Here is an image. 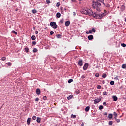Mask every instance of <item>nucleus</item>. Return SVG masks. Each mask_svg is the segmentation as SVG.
<instances>
[{"label": "nucleus", "instance_id": "obj_52", "mask_svg": "<svg viewBox=\"0 0 126 126\" xmlns=\"http://www.w3.org/2000/svg\"><path fill=\"white\" fill-rule=\"evenodd\" d=\"M117 123H120V119H116Z\"/></svg>", "mask_w": 126, "mask_h": 126}, {"label": "nucleus", "instance_id": "obj_20", "mask_svg": "<svg viewBox=\"0 0 126 126\" xmlns=\"http://www.w3.org/2000/svg\"><path fill=\"white\" fill-rule=\"evenodd\" d=\"M25 51L26 53H28L29 52V48L28 47L25 48Z\"/></svg>", "mask_w": 126, "mask_h": 126}, {"label": "nucleus", "instance_id": "obj_3", "mask_svg": "<svg viewBox=\"0 0 126 126\" xmlns=\"http://www.w3.org/2000/svg\"><path fill=\"white\" fill-rule=\"evenodd\" d=\"M87 68H88V63H85V64L83 66V69L84 70H86V69H87Z\"/></svg>", "mask_w": 126, "mask_h": 126}, {"label": "nucleus", "instance_id": "obj_64", "mask_svg": "<svg viewBox=\"0 0 126 126\" xmlns=\"http://www.w3.org/2000/svg\"><path fill=\"white\" fill-rule=\"evenodd\" d=\"M117 8H120V7L119 6L117 7Z\"/></svg>", "mask_w": 126, "mask_h": 126}, {"label": "nucleus", "instance_id": "obj_43", "mask_svg": "<svg viewBox=\"0 0 126 126\" xmlns=\"http://www.w3.org/2000/svg\"><path fill=\"white\" fill-rule=\"evenodd\" d=\"M102 18L103 16H106V15H107V14H106V13H104L103 14H101Z\"/></svg>", "mask_w": 126, "mask_h": 126}, {"label": "nucleus", "instance_id": "obj_15", "mask_svg": "<svg viewBox=\"0 0 126 126\" xmlns=\"http://www.w3.org/2000/svg\"><path fill=\"white\" fill-rule=\"evenodd\" d=\"M56 16L57 18H60V17H61V13H59V12L57 13L56 14Z\"/></svg>", "mask_w": 126, "mask_h": 126}, {"label": "nucleus", "instance_id": "obj_18", "mask_svg": "<svg viewBox=\"0 0 126 126\" xmlns=\"http://www.w3.org/2000/svg\"><path fill=\"white\" fill-rule=\"evenodd\" d=\"M32 41H35V40H36V36L35 35H32Z\"/></svg>", "mask_w": 126, "mask_h": 126}, {"label": "nucleus", "instance_id": "obj_37", "mask_svg": "<svg viewBox=\"0 0 126 126\" xmlns=\"http://www.w3.org/2000/svg\"><path fill=\"white\" fill-rule=\"evenodd\" d=\"M107 94H108V93H107V92H106V91H104L103 93V95H107Z\"/></svg>", "mask_w": 126, "mask_h": 126}, {"label": "nucleus", "instance_id": "obj_9", "mask_svg": "<svg viewBox=\"0 0 126 126\" xmlns=\"http://www.w3.org/2000/svg\"><path fill=\"white\" fill-rule=\"evenodd\" d=\"M125 9H126V7L124 5H122L120 7V9L122 12L124 11V10H125Z\"/></svg>", "mask_w": 126, "mask_h": 126}, {"label": "nucleus", "instance_id": "obj_33", "mask_svg": "<svg viewBox=\"0 0 126 126\" xmlns=\"http://www.w3.org/2000/svg\"><path fill=\"white\" fill-rule=\"evenodd\" d=\"M103 108H104V107L103 106V105H100L99 106V110H103Z\"/></svg>", "mask_w": 126, "mask_h": 126}, {"label": "nucleus", "instance_id": "obj_53", "mask_svg": "<svg viewBox=\"0 0 126 126\" xmlns=\"http://www.w3.org/2000/svg\"><path fill=\"white\" fill-rule=\"evenodd\" d=\"M104 116H107L108 115V113L107 112H105L104 114H103Z\"/></svg>", "mask_w": 126, "mask_h": 126}, {"label": "nucleus", "instance_id": "obj_41", "mask_svg": "<svg viewBox=\"0 0 126 126\" xmlns=\"http://www.w3.org/2000/svg\"><path fill=\"white\" fill-rule=\"evenodd\" d=\"M113 114L115 116V117H118V114L117 113L114 112Z\"/></svg>", "mask_w": 126, "mask_h": 126}, {"label": "nucleus", "instance_id": "obj_31", "mask_svg": "<svg viewBox=\"0 0 126 126\" xmlns=\"http://www.w3.org/2000/svg\"><path fill=\"white\" fill-rule=\"evenodd\" d=\"M62 35H61L60 34H58L56 36V37H57V38L58 39H60V38H61Z\"/></svg>", "mask_w": 126, "mask_h": 126}, {"label": "nucleus", "instance_id": "obj_26", "mask_svg": "<svg viewBox=\"0 0 126 126\" xmlns=\"http://www.w3.org/2000/svg\"><path fill=\"white\" fill-rule=\"evenodd\" d=\"M73 79H70L68 80V83H71V82H73Z\"/></svg>", "mask_w": 126, "mask_h": 126}, {"label": "nucleus", "instance_id": "obj_44", "mask_svg": "<svg viewBox=\"0 0 126 126\" xmlns=\"http://www.w3.org/2000/svg\"><path fill=\"white\" fill-rule=\"evenodd\" d=\"M46 3L49 4V3H51V1L50 0H46Z\"/></svg>", "mask_w": 126, "mask_h": 126}, {"label": "nucleus", "instance_id": "obj_59", "mask_svg": "<svg viewBox=\"0 0 126 126\" xmlns=\"http://www.w3.org/2000/svg\"><path fill=\"white\" fill-rule=\"evenodd\" d=\"M102 83H103V84H105V80L102 81Z\"/></svg>", "mask_w": 126, "mask_h": 126}, {"label": "nucleus", "instance_id": "obj_58", "mask_svg": "<svg viewBox=\"0 0 126 126\" xmlns=\"http://www.w3.org/2000/svg\"><path fill=\"white\" fill-rule=\"evenodd\" d=\"M86 34H89V32L87 31V32H86Z\"/></svg>", "mask_w": 126, "mask_h": 126}, {"label": "nucleus", "instance_id": "obj_30", "mask_svg": "<svg viewBox=\"0 0 126 126\" xmlns=\"http://www.w3.org/2000/svg\"><path fill=\"white\" fill-rule=\"evenodd\" d=\"M97 88V89H101V88H102V86L100 85H98Z\"/></svg>", "mask_w": 126, "mask_h": 126}, {"label": "nucleus", "instance_id": "obj_42", "mask_svg": "<svg viewBox=\"0 0 126 126\" xmlns=\"http://www.w3.org/2000/svg\"><path fill=\"white\" fill-rule=\"evenodd\" d=\"M43 99L44 101L47 100V96H44Z\"/></svg>", "mask_w": 126, "mask_h": 126}, {"label": "nucleus", "instance_id": "obj_7", "mask_svg": "<svg viewBox=\"0 0 126 126\" xmlns=\"http://www.w3.org/2000/svg\"><path fill=\"white\" fill-rule=\"evenodd\" d=\"M31 122V118H28L27 121V124L28 126H29V125H30V123Z\"/></svg>", "mask_w": 126, "mask_h": 126}, {"label": "nucleus", "instance_id": "obj_28", "mask_svg": "<svg viewBox=\"0 0 126 126\" xmlns=\"http://www.w3.org/2000/svg\"><path fill=\"white\" fill-rule=\"evenodd\" d=\"M92 32H93V33H95L96 32V30H95V28H93L92 30Z\"/></svg>", "mask_w": 126, "mask_h": 126}, {"label": "nucleus", "instance_id": "obj_10", "mask_svg": "<svg viewBox=\"0 0 126 126\" xmlns=\"http://www.w3.org/2000/svg\"><path fill=\"white\" fill-rule=\"evenodd\" d=\"M70 24V22L69 21H67L65 23V26H69Z\"/></svg>", "mask_w": 126, "mask_h": 126}, {"label": "nucleus", "instance_id": "obj_49", "mask_svg": "<svg viewBox=\"0 0 126 126\" xmlns=\"http://www.w3.org/2000/svg\"><path fill=\"white\" fill-rule=\"evenodd\" d=\"M32 45H36V41H33V42H32Z\"/></svg>", "mask_w": 126, "mask_h": 126}, {"label": "nucleus", "instance_id": "obj_46", "mask_svg": "<svg viewBox=\"0 0 126 126\" xmlns=\"http://www.w3.org/2000/svg\"><path fill=\"white\" fill-rule=\"evenodd\" d=\"M56 6L57 7H59V6H60V2L57 3Z\"/></svg>", "mask_w": 126, "mask_h": 126}, {"label": "nucleus", "instance_id": "obj_35", "mask_svg": "<svg viewBox=\"0 0 126 126\" xmlns=\"http://www.w3.org/2000/svg\"><path fill=\"white\" fill-rule=\"evenodd\" d=\"M122 68H124V69L126 68V64H123L122 66Z\"/></svg>", "mask_w": 126, "mask_h": 126}, {"label": "nucleus", "instance_id": "obj_12", "mask_svg": "<svg viewBox=\"0 0 126 126\" xmlns=\"http://www.w3.org/2000/svg\"><path fill=\"white\" fill-rule=\"evenodd\" d=\"M95 16H97L98 18H99V19H101V18H102V14H98V15H95Z\"/></svg>", "mask_w": 126, "mask_h": 126}, {"label": "nucleus", "instance_id": "obj_61", "mask_svg": "<svg viewBox=\"0 0 126 126\" xmlns=\"http://www.w3.org/2000/svg\"><path fill=\"white\" fill-rule=\"evenodd\" d=\"M74 16L76 15V13H75V12H74Z\"/></svg>", "mask_w": 126, "mask_h": 126}, {"label": "nucleus", "instance_id": "obj_14", "mask_svg": "<svg viewBox=\"0 0 126 126\" xmlns=\"http://www.w3.org/2000/svg\"><path fill=\"white\" fill-rule=\"evenodd\" d=\"M90 109V107H89V106L86 107V108L85 109V112H88L89 111Z\"/></svg>", "mask_w": 126, "mask_h": 126}, {"label": "nucleus", "instance_id": "obj_63", "mask_svg": "<svg viewBox=\"0 0 126 126\" xmlns=\"http://www.w3.org/2000/svg\"><path fill=\"white\" fill-rule=\"evenodd\" d=\"M125 21L126 22V18H125Z\"/></svg>", "mask_w": 126, "mask_h": 126}, {"label": "nucleus", "instance_id": "obj_11", "mask_svg": "<svg viewBox=\"0 0 126 126\" xmlns=\"http://www.w3.org/2000/svg\"><path fill=\"white\" fill-rule=\"evenodd\" d=\"M50 26H51V27H53L54 25L56 26V22H50Z\"/></svg>", "mask_w": 126, "mask_h": 126}, {"label": "nucleus", "instance_id": "obj_57", "mask_svg": "<svg viewBox=\"0 0 126 126\" xmlns=\"http://www.w3.org/2000/svg\"><path fill=\"white\" fill-rule=\"evenodd\" d=\"M84 126V123H82V124L81 125V126Z\"/></svg>", "mask_w": 126, "mask_h": 126}, {"label": "nucleus", "instance_id": "obj_1", "mask_svg": "<svg viewBox=\"0 0 126 126\" xmlns=\"http://www.w3.org/2000/svg\"><path fill=\"white\" fill-rule=\"evenodd\" d=\"M103 3L105 5V3H104V0H97L96 1H93L92 7L94 9H96L97 11H101V6Z\"/></svg>", "mask_w": 126, "mask_h": 126}, {"label": "nucleus", "instance_id": "obj_25", "mask_svg": "<svg viewBox=\"0 0 126 126\" xmlns=\"http://www.w3.org/2000/svg\"><path fill=\"white\" fill-rule=\"evenodd\" d=\"M6 64H7L8 66H11V65H12V63H11V62H8L6 63Z\"/></svg>", "mask_w": 126, "mask_h": 126}, {"label": "nucleus", "instance_id": "obj_2", "mask_svg": "<svg viewBox=\"0 0 126 126\" xmlns=\"http://www.w3.org/2000/svg\"><path fill=\"white\" fill-rule=\"evenodd\" d=\"M83 12L84 14H86L87 15H89L90 16H91V15H93V12H92V10L89 9V10H84Z\"/></svg>", "mask_w": 126, "mask_h": 126}, {"label": "nucleus", "instance_id": "obj_23", "mask_svg": "<svg viewBox=\"0 0 126 126\" xmlns=\"http://www.w3.org/2000/svg\"><path fill=\"white\" fill-rule=\"evenodd\" d=\"M60 23H61V24H63L64 20H63V19H62L60 20Z\"/></svg>", "mask_w": 126, "mask_h": 126}, {"label": "nucleus", "instance_id": "obj_32", "mask_svg": "<svg viewBox=\"0 0 126 126\" xmlns=\"http://www.w3.org/2000/svg\"><path fill=\"white\" fill-rule=\"evenodd\" d=\"M110 83L111 85H114V84H115V82L114 81H111Z\"/></svg>", "mask_w": 126, "mask_h": 126}, {"label": "nucleus", "instance_id": "obj_48", "mask_svg": "<svg viewBox=\"0 0 126 126\" xmlns=\"http://www.w3.org/2000/svg\"><path fill=\"white\" fill-rule=\"evenodd\" d=\"M53 34H54V32L53 31H51L50 32V35L52 36V35H53Z\"/></svg>", "mask_w": 126, "mask_h": 126}, {"label": "nucleus", "instance_id": "obj_60", "mask_svg": "<svg viewBox=\"0 0 126 126\" xmlns=\"http://www.w3.org/2000/svg\"><path fill=\"white\" fill-rule=\"evenodd\" d=\"M114 119H115V120H116V121L118 119H117V117H116V116L114 117Z\"/></svg>", "mask_w": 126, "mask_h": 126}, {"label": "nucleus", "instance_id": "obj_4", "mask_svg": "<svg viewBox=\"0 0 126 126\" xmlns=\"http://www.w3.org/2000/svg\"><path fill=\"white\" fill-rule=\"evenodd\" d=\"M78 65H79V66H82V65H83V63H82V60H80L78 61Z\"/></svg>", "mask_w": 126, "mask_h": 126}, {"label": "nucleus", "instance_id": "obj_19", "mask_svg": "<svg viewBox=\"0 0 126 126\" xmlns=\"http://www.w3.org/2000/svg\"><path fill=\"white\" fill-rule=\"evenodd\" d=\"M108 118L111 120V119H112L113 118V114H109L108 115Z\"/></svg>", "mask_w": 126, "mask_h": 126}, {"label": "nucleus", "instance_id": "obj_16", "mask_svg": "<svg viewBox=\"0 0 126 126\" xmlns=\"http://www.w3.org/2000/svg\"><path fill=\"white\" fill-rule=\"evenodd\" d=\"M72 98H73V95L71 94L67 97V99L68 100H71V99H72Z\"/></svg>", "mask_w": 126, "mask_h": 126}, {"label": "nucleus", "instance_id": "obj_40", "mask_svg": "<svg viewBox=\"0 0 126 126\" xmlns=\"http://www.w3.org/2000/svg\"><path fill=\"white\" fill-rule=\"evenodd\" d=\"M1 60L2 61H5V60H6V58L4 57H2Z\"/></svg>", "mask_w": 126, "mask_h": 126}, {"label": "nucleus", "instance_id": "obj_47", "mask_svg": "<svg viewBox=\"0 0 126 126\" xmlns=\"http://www.w3.org/2000/svg\"><path fill=\"white\" fill-rule=\"evenodd\" d=\"M32 120H36V117L35 116H33L32 117Z\"/></svg>", "mask_w": 126, "mask_h": 126}, {"label": "nucleus", "instance_id": "obj_62", "mask_svg": "<svg viewBox=\"0 0 126 126\" xmlns=\"http://www.w3.org/2000/svg\"><path fill=\"white\" fill-rule=\"evenodd\" d=\"M82 78H85L84 76H82Z\"/></svg>", "mask_w": 126, "mask_h": 126}, {"label": "nucleus", "instance_id": "obj_21", "mask_svg": "<svg viewBox=\"0 0 126 126\" xmlns=\"http://www.w3.org/2000/svg\"><path fill=\"white\" fill-rule=\"evenodd\" d=\"M53 28H54V29H57V28H58L57 24H56V25H53Z\"/></svg>", "mask_w": 126, "mask_h": 126}, {"label": "nucleus", "instance_id": "obj_56", "mask_svg": "<svg viewBox=\"0 0 126 126\" xmlns=\"http://www.w3.org/2000/svg\"><path fill=\"white\" fill-rule=\"evenodd\" d=\"M39 32H38V31H35V34H38Z\"/></svg>", "mask_w": 126, "mask_h": 126}, {"label": "nucleus", "instance_id": "obj_13", "mask_svg": "<svg viewBox=\"0 0 126 126\" xmlns=\"http://www.w3.org/2000/svg\"><path fill=\"white\" fill-rule=\"evenodd\" d=\"M112 98H113V101H114V102H116V101L118 100V97H117V96H113Z\"/></svg>", "mask_w": 126, "mask_h": 126}, {"label": "nucleus", "instance_id": "obj_51", "mask_svg": "<svg viewBox=\"0 0 126 126\" xmlns=\"http://www.w3.org/2000/svg\"><path fill=\"white\" fill-rule=\"evenodd\" d=\"M39 101V98L37 97L36 99H35V102H38Z\"/></svg>", "mask_w": 126, "mask_h": 126}, {"label": "nucleus", "instance_id": "obj_34", "mask_svg": "<svg viewBox=\"0 0 126 126\" xmlns=\"http://www.w3.org/2000/svg\"><path fill=\"white\" fill-rule=\"evenodd\" d=\"M12 32L15 35H17V32H16L15 31H12Z\"/></svg>", "mask_w": 126, "mask_h": 126}, {"label": "nucleus", "instance_id": "obj_54", "mask_svg": "<svg viewBox=\"0 0 126 126\" xmlns=\"http://www.w3.org/2000/svg\"><path fill=\"white\" fill-rule=\"evenodd\" d=\"M77 0H71V1L72 2H75V1H76Z\"/></svg>", "mask_w": 126, "mask_h": 126}, {"label": "nucleus", "instance_id": "obj_8", "mask_svg": "<svg viewBox=\"0 0 126 126\" xmlns=\"http://www.w3.org/2000/svg\"><path fill=\"white\" fill-rule=\"evenodd\" d=\"M88 39L90 41L91 40H93V35H89L88 36Z\"/></svg>", "mask_w": 126, "mask_h": 126}, {"label": "nucleus", "instance_id": "obj_22", "mask_svg": "<svg viewBox=\"0 0 126 126\" xmlns=\"http://www.w3.org/2000/svg\"><path fill=\"white\" fill-rule=\"evenodd\" d=\"M71 118H72V119H75L76 118V115L72 114L71 115Z\"/></svg>", "mask_w": 126, "mask_h": 126}, {"label": "nucleus", "instance_id": "obj_29", "mask_svg": "<svg viewBox=\"0 0 126 126\" xmlns=\"http://www.w3.org/2000/svg\"><path fill=\"white\" fill-rule=\"evenodd\" d=\"M102 77L103 78H106L107 77V74H105L104 73L102 75Z\"/></svg>", "mask_w": 126, "mask_h": 126}, {"label": "nucleus", "instance_id": "obj_6", "mask_svg": "<svg viewBox=\"0 0 126 126\" xmlns=\"http://www.w3.org/2000/svg\"><path fill=\"white\" fill-rule=\"evenodd\" d=\"M36 94H37V95H40V94H41V90H40V89H37L36 91Z\"/></svg>", "mask_w": 126, "mask_h": 126}, {"label": "nucleus", "instance_id": "obj_50", "mask_svg": "<svg viewBox=\"0 0 126 126\" xmlns=\"http://www.w3.org/2000/svg\"><path fill=\"white\" fill-rule=\"evenodd\" d=\"M89 34H92V31L91 30H89Z\"/></svg>", "mask_w": 126, "mask_h": 126}, {"label": "nucleus", "instance_id": "obj_36", "mask_svg": "<svg viewBox=\"0 0 126 126\" xmlns=\"http://www.w3.org/2000/svg\"><path fill=\"white\" fill-rule=\"evenodd\" d=\"M121 46L122 47H123V48H125V47H126V45L125 43H122Z\"/></svg>", "mask_w": 126, "mask_h": 126}, {"label": "nucleus", "instance_id": "obj_17", "mask_svg": "<svg viewBox=\"0 0 126 126\" xmlns=\"http://www.w3.org/2000/svg\"><path fill=\"white\" fill-rule=\"evenodd\" d=\"M36 121L37 122V123H40V122H41V118L40 117H37Z\"/></svg>", "mask_w": 126, "mask_h": 126}, {"label": "nucleus", "instance_id": "obj_39", "mask_svg": "<svg viewBox=\"0 0 126 126\" xmlns=\"http://www.w3.org/2000/svg\"><path fill=\"white\" fill-rule=\"evenodd\" d=\"M109 125L112 126V125H113V121H109Z\"/></svg>", "mask_w": 126, "mask_h": 126}, {"label": "nucleus", "instance_id": "obj_38", "mask_svg": "<svg viewBox=\"0 0 126 126\" xmlns=\"http://www.w3.org/2000/svg\"><path fill=\"white\" fill-rule=\"evenodd\" d=\"M95 76H96V77H99V76H100V74L96 73L95 74Z\"/></svg>", "mask_w": 126, "mask_h": 126}, {"label": "nucleus", "instance_id": "obj_5", "mask_svg": "<svg viewBox=\"0 0 126 126\" xmlns=\"http://www.w3.org/2000/svg\"><path fill=\"white\" fill-rule=\"evenodd\" d=\"M99 102H101V99H95L94 101V104H98Z\"/></svg>", "mask_w": 126, "mask_h": 126}, {"label": "nucleus", "instance_id": "obj_27", "mask_svg": "<svg viewBox=\"0 0 126 126\" xmlns=\"http://www.w3.org/2000/svg\"><path fill=\"white\" fill-rule=\"evenodd\" d=\"M32 13H33V14L37 13V10H36V9L32 10Z\"/></svg>", "mask_w": 126, "mask_h": 126}, {"label": "nucleus", "instance_id": "obj_24", "mask_svg": "<svg viewBox=\"0 0 126 126\" xmlns=\"http://www.w3.org/2000/svg\"><path fill=\"white\" fill-rule=\"evenodd\" d=\"M38 52V49L37 48H34L33 50V53H37Z\"/></svg>", "mask_w": 126, "mask_h": 126}, {"label": "nucleus", "instance_id": "obj_45", "mask_svg": "<svg viewBox=\"0 0 126 126\" xmlns=\"http://www.w3.org/2000/svg\"><path fill=\"white\" fill-rule=\"evenodd\" d=\"M105 6H106V7H110V4H107L106 5V4H105Z\"/></svg>", "mask_w": 126, "mask_h": 126}, {"label": "nucleus", "instance_id": "obj_55", "mask_svg": "<svg viewBox=\"0 0 126 126\" xmlns=\"http://www.w3.org/2000/svg\"><path fill=\"white\" fill-rule=\"evenodd\" d=\"M106 103L105 102H103V106H106Z\"/></svg>", "mask_w": 126, "mask_h": 126}]
</instances>
